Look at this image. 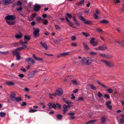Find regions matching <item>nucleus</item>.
I'll list each match as a JSON object with an SVG mask.
<instances>
[{
    "label": "nucleus",
    "instance_id": "58",
    "mask_svg": "<svg viewBox=\"0 0 124 124\" xmlns=\"http://www.w3.org/2000/svg\"><path fill=\"white\" fill-rule=\"evenodd\" d=\"M94 76H92L90 77L89 79L90 80H92V81H93L94 80Z\"/></svg>",
    "mask_w": 124,
    "mask_h": 124
},
{
    "label": "nucleus",
    "instance_id": "42",
    "mask_svg": "<svg viewBox=\"0 0 124 124\" xmlns=\"http://www.w3.org/2000/svg\"><path fill=\"white\" fill-rule=\"evenodd\" d=\"M84 100V98L82 97H79L78 100H77V101H83Z\"/></svg>",
    "mask_w": 124,
    "mask_h": 124
},
{
    "label": "nucleus",
    "instance_id": "17",
    "mask_svg": "<svg viewBox=\"0 0 124 124\" xmlns=\"http://www.w3.org/2000/svg\"><path fill=\"white\" fill-rule=\"evenodd\" d=\"M5 83L9 85H14L15 84L14 83L11 81H6Z\"/></svg>",
    "mask_w": 124,
    "mask_h": 124
},
{
    "label": "nucleus",
    "instance_id": "64",
    "mask_svg": "<svg viewBox=\"0 0 124 124\" xmlns=\"http://www.w3.org/2000/svg\"><path fill=\"white\" fill-rule=\"evenodd\" d=\"M56 105L59 108H61V105L58 103H56Z\"/></svg>",
    "mask_w": 124,
    "mask_h": 124
},
{
    "label": "nucleus",
    "instance_id": "51",
    "mask_svg": "<svg viewBox=\"0 0 124 124\" xmlns=\"http://www.w3.org/2000/svg\"><path fill=\"white\" fill-rule=\"evenodd\" d=\"M55 26L56 30H61V27L57 25H55Z\"/></svg>",
    "mask_w": 124,
    "mask_h": 124
},
{
    "label": "nucleus",
    "instance_id": "39",
    "mask_svg": "<svg viewBox=\"0 0 124 124\" xmlns=\"http://www.w3.org/2000/svg\"><path fill=\"white\" fill-rule=\"evenodd\" d=\"M90 86L91 87V88L93 90H96V87L94 86V85H91Z\"/></svg>",
    "mask_w": 124,
    "mask_h": 124
},
{
    "label": "nucleus",
    "instance_id": "35",
    "mask_svg": "<svg viewBox=\"0 0 124 124\" xmlns=\"http://www.w3.org/2000/svg\"><path fill=\"white\" fill-rule=\"evenodd\" d=\"M16 55V59L17 61H19L20 59V54Z\"/></svg>",
    "mask_w": 124,
    "mask_h": 124
},
{
    "label": "nucleus",
    "instance_id": "13",
    "mask_svg": "<svg viewBox=\"0 0 124 124\" xmlns=\"http://www.w3.org/2000/svg\"><path fill=\"white\" fill-rule=\"evenodd\" d=\"M100 50H104L107 49V45L105 44H103L102 46H100Z\"/></svg>",
    "mask_w": 124,
    "mask_h": 124
},
{
    "label": "nucleus",
    "instance_id": "48",
    "mask_svg": "<svg viewBox=\"0 0 124 124\" xmlns=\"http://www.w3.org/2000/svg\"><path fill=\"white\" fill-rule=\"evenodd\" d=\"M104 97L107 99L109 98L110 96L109 95L106 94L104 95Z\"/></svg>",
    "mask_w": 124,
    "mask_h": 124
},
{
    "label": "nucleus",
    "instance_id": "21",
    "mask_svg": "<svg viewBox=\"0 0 124 124\" xmlns=\"http://www.w3.org/2000/svg\"><path fill=\"white\" fill-rule=\"evenodd\" d=\"M37 111V110L32 108H30L29 112L30 113H33L36 112Z\"/></svg>",
    "mask_w": 124,
    "mask_h": 124
},
{
    "label": "nucleus",
    "instance_id": "62",
    "mask_svg": "<svg viewBox=\"0 0 124 124\" xmlns=\"http://www.w3.org/2000/svg\"><path fill=\"white\" fill-rule=\"evenodd\" d=\"M56 104H53V105L52 108H56Z\"/></svg>",
    "mask_w": 124,
    "mask_h": 124
},
{
    "label": "nucleus",
    "instance_id": "61",
    "mask_svg": "<svg viewBox=\"0 0 124 124\" xmlns=\"http://www.w3.org/2000/svg\"><path fill=\"white\" fill-rule=\"evenodd\" d=\"M17 4L18 5H22V3L20 1H18L17 2Z\"/></svg>",
    "mask_w": 124,
    "mask_h": 124
},
{
    "label": "nucleus",
    "instance_id": "10",
    "mask_svg": "<svg viewBox=\"0 0 124 124\" xmlns=\"http://www.w3.org/2000/svg\"><path fill=\"white\" fill-rule=\"evenodd\" d=\"M84 64L88 65L91 63V61L90 58L87 57V59L86 60V62H83Z\"/></svg>",
    "mask_w": 124,
    "mask_h": 124
},
{
    "label": "nucleus",
    "instance_id": "15",
    "mask_svg": "<svg viewBox=\"0 0 124 124\" xmlns=\"http://www.w3.org/2000/svg\"><path fill=\"white\" fill-rule=\"evenodd\" d=\"M11 0H3V1L4 2V3L5 5H7L9 4L12 3L13 1H11Z\"/></svg>",
    "mask_w": 124,
    "mask_h": 124
},
{
    "label": "nucleus",
    "instance_id": "60",
    "mask_svg": "<svg viewBox=\"0 0 124 124\" xmlns=\"http://www.w3.org/2000/svg\"><path fill=\"white\" fill-rule=\"evenodd\" d=\"M97 54V53L96 52H91L90 53V54L91 55H94L96 54Z\"/></svg>",
    "mask_w": 124,
    "mask_h": 124
},
{
    "label": "nucleus",
    "instance_id": "18",
    "mask_svg": "<svg viewBox=\"0 0 124 124\" xmlns=\"http://www.w3.org/2000/svg\"><path fill=\"white\" fill-rule=\"evenodd\" d=\"M12 54L13 55H15L19 54V51L16 48L12 52Z\"/></svg>",
    "mask_w": 124,
    "mask_h": 124
},
{
    "label": "nucleus",
    "instance_id": "55",
    "mask_svg": "<svg viewBox=\"0 0 124 124\" xmlns=\"http://www.w3.org/2000/svg\"><path fill=\"white\" fill-rule=\"evenodd\" d=\"M18 76L21 78H23L24 77V75L22 74H19L18 75Z\"/></svg>",
    "mask_w": 124,
    "mask_h": 124
},
{
    "label": "nucleus",
    "instance_id": "63",
    "mask_svg": "<svg viewBox=\"0 0 124 124\" xmlns=\"http://www.w3.org/2000/svg\"><path fill=\"white\" fill-rule=\"evenodd\" d=\"M76 39V37L74 36H72L71 38V39L72 40H75Z\"/></svg>",
    "mask_w": 124,
    "mask_h": 124
},
{
    "label": "nucleus",
    "instance_id": "41",
    "mask_svg": "<svg viewBox=\"0 0 124 124\" xmlns=\"http://www.w3.org/2000/svg\"><path fill=\"white\" fill-rule=\"evenodd\" d=\"M98 96L100 98L103 95L100 92H98L97 94Z\"/></svg>",
    "mask_w": 124,
    "mask_h": 124
},
{
    "label": "nucleus",
    "instance_id": "43",
    "mask_svg": "<svg viewBox=\"0 0 124 124\" xmlns=\"http://www.w3.org/2000/svg\"><path fill=\"white\" fill-rule=\"evenodd\" d=\"M95 39L93 38H92L90 40V43L91 45L94 42Z\"/></svg>",
    "mask_w": 124,
    "mask_h": 124
},
{
    "label": "nucleus",
    "instance_id": "25",
    "mask_svg": "<svg viewBox=\"0 0 124 124\" xmlns=\"http://www.w3.org/2000/svg\"><path fill=\"white\" fill-rule=\"evenodd\" d=\"M6 22L9 25H13L15 23V22L14 21H12L10 22L8 21H6Z\"/></svg>",
    "mask_w": 124,
    "mask_h": 124
},
{
    "label": "nucleus",
    "instance_id": "40",
    "mask_svg": "<svg viewBox=\"0 0 124 124\" xmlns=\"http://www.w3.org/2000/svg\"><path fill=\"white\" fill-rule=\"evenodd\" d=\"M107 91L109 93H111L113 92V90L111 88L108 89L107 90Z\"/></svg>",
    "mask_w": 124,
    "mask_h": 124
},
{
    "label": "nucleus",
    "instance_id": "26",
    "mask_svg": "<svg viewBox=\"0 0 124 124\" xmlns=\"http://www.w3.org/2000/svg\"><path fill=\"white\" fill-rule=\"evenodd\" d=\"M113 55L111 54H106V58L108 59H110L112 58Z\"/></svg>",
    "mask_w": 124,
    "mask_h": 124
},
{
    "label": "nucleus",
    "instance_id": "46",
    "mask_svg": "<svg viewBox=\"0 0 124 124\" xmlns=\"http://www.w3.org/2000/svg\"><path fill=\"white\" fill-rule=\"evenodd\" d=\"M97 41H95L94 43H93L91 45L93 46H95L97 45Z\"/></svg>",
    "mask_w": 124,
    "mask_h": 124
},
{
    "label": "nucleus",
    "instance_id": "27",
    "mask_svg": "<svg viewBox=\"0 0 124 124\" xmlns=\"http://www.w3.org/2000/svg\"><path fill=\"white\" fill-rule=\"evenodd\" d=\"M22 99V98L20 97H16L14 100V101L19 102L21 101Z\"/></svg>",
    "mask_w": 124,
    "mask_h": 124
},
{
    "label": "nucleus",
    "instance_id": "5",
    "mask_svg": "<svg viewBox=\"0 0 124 124\" xmlns=\"http://www.w3.org/2000/svg\"><path fill=\"white\" fill-rule=\"evenodd\" d=\"M65 19L68 22L70 23V21L68 19V17L70 18H71L72 17V15L69 13H67L65 15Z\"/></svg>",
    "mask_w": 124,
    "mask_h": 124
},
{
    "label": "nucleus",
    "instance_id": "53",
    "mask_svg": "<svg viewBox=\"0 0 124 124\" xmlns=\"http://www.w3.org/2000/svg\"><path fill=\"white\" fill-rule=\"evenodd\" d=\"M24 48L23 47H19L18 48H16V49L17 50L19 51L22 50Z\"/></svg>",
    "mask_w": 124,
    "mask_h": 124
},
{
    "label": "nucleus",
    "instance_id": "47",
    "mask_svg": "<svg viewBox=\"0 0 124 124\" xmlns=\"http://www.w3.org/2000/svg\"><path fill=\"white\" fill-rule=\"evenodd\" d=\"M85 0H80V1L79 2V3L78 4V6H79V5H81L82 4H83Z\"/></svg>",
    "mask_w": 124,
    "mask_h": 124
},
{
    "label": "nucleus",
    "instance_id": "49",
    "mask_svg": "<svg viewBox=\"0 0 124 124\" xmlns=\"http://www.w3.org/2000/svg\"><path fill=\"white\" fill-rule=\"evenodd\" d=\"M0 52L1 53L3 54H8L9 53V51H8L3 52L0 51Z\"/></svg>",
    "mask_w": 124,
    "mask_h": 124
},
{
    "label": "nucleus",
    "instance_id": "45",
    "mask_svg": "<svg viewBox=\"0 0 124 124\" xmlns=\"http://www.w3.org/2000/svg\"><path fill=\"white\" fill-rule=\"evenodd\" d=\"M71 45L72 46L74 47H76L77 46V45L76 43H71Z\"/></svg>",
    "mask_w": 124,
    "mask_h": 124
},
{
    "label": "nucleus",
    "instance_id": "8",
    "mask_svg": "<svg viewBox=\"0 0 124 124\" xmlns=\"http://www.w3.org/2000/svg\"><path fill=\"white\" fill-rule=\"evenodd\" d=\"M16 94L14 92H12L10 95V98L12 101H14V100L16 98Z\"/></svg>",
    "mask_w": 124,
    "mask_h": 124
},
{
    "label": "nucleus",
    "instance_id": "54",
    "mask_svg": "<svg viewBox=\"0 0 124 124\" xmlns=\"http://www.w3.org/2000/svg\"><path fill=\"white\" fill-rule=\"evenodd\" d=\"M96 30L97 31L99 32H101L103 31L100 28H97L96 29Z\"/></svg>",
    "mask_w": 124,
    "mask_h": 124
},
{
    "label": "nucleus",
    "instance_id": "56",
    "mask_svg": "<svg viewBox=\"0 0 124 124\" xmlns=\"http://www.w3.org/2000/svg\"><path fill=\"white\" fill-rule=\"evenodd\" d=\"M16 10L18 11H21L23 10L22 8V7H20L19 8H17Z\"/></svg>",
    "mask_w": 124,
    "mask_h": 124
},
{
    "label": "nucleus",
    "instance_id": "24",
    "mask_svg": "<svg viewBox=\"0 0 124 124\" xmlns=\"http://www.w3.org/2000/svg\"><path fill=\"white\" fill-rule=\"evenodd\" d=\"M62 115L60 114H57V118L59 120H61L62 119Z\"/></svg>",
    "mask_w": 124,
    "mask_h": 124
},
{
    "label": "nucleus",
    "instance_id": "6",
    "mask_svg": "<svg viewBox=\"0 0 124 124\" xmlns=\"http://www.w3.org/2000/svg\"><path fill=\"white\" fill-rule=\"evenodd\" d=\"M40 5L35 4L34 7V10L36 12H38L40 9Z\"/></svg>",
    "mask_w": 124,
    "mask_h": 124
},
{
    "label": "nucleus",
    "instance_id": "19",
    "mask_svg": "<svg viewBox=\"0 0 124 124\" xmlns=\"http://www.w3.org/2000/svg\"><path fill=\"white\" fill-rule=\"evenodd\" d=\"M100 23H104L105 24H108L109 23V21H108L106 20L105 19H103L100 21Z\"/></svg>",
    "mask_w": 124,
    "mask_h": 124
},
{
    "label": "nucleus",
    "instance_id": "28",
    "mask_svg": "<svg viewBox=\"0 0 124 124\" xmlns=\"http://www.w3.org/2000/svg\"><path fill=\"white\" fill-rule=\"evenodd\" d=\"M71 83L74 85H77V81L76 80H72L71 81Z\"/></svg>",
    "mask_w": 124,
    "mask_h": 124
},
{
    "label": "nucleus",
    "instance_id": "29",
    "mask_svg": "<svg viewBox=\"0 0 124 124\" xmlns=\"http://www.w3.org/2000/svg\"><path fill=\"white\" fill-rule=\"evenodd\" d=\"M63 101L66 104H70L71 103V102H69L67 100H66V99L63 98L62 99Z\"/></svg>",
    "mask_w": 124,
    "mask_h": 124
},
{
    "label": "nucleus",
    "instance_id": "14",
    "mask_svg": "<svg viewBox=\"0 0 124 124\" xmlns=\"http://www.w3.org/2000/svg\"><path fill=\"white\" fill-rule=\"evenodd\" d=\"M106 119L107 118L106 116H104L102 117L100 120L101 124H104L106 121Z\"/></svg>",
    "mask_w": 124,
    "mask_h": 124
},
{
    "label": "nucleus",
    "instance_id": "22",
    "mask_svg": "<svg viewBox=\"0 0 124 124\" xmlns=\"http://www.w3.org/2000/svg\"><path fill=\"white\" fill-rule=\"evenodd\" d=\"M70 52H65L61 54V55L63 56H67L69 55Z\"/></svg>",
    "mask_w": 124,
    "mask_h": 124
},
{
    "label": "nucleus",
    "instance_id": "23",
    "mask_svg": "<svg viewBox=\"0 0 124 124\" xmlns=\"http://www.w3.org/2000/svg\"><path fill=\"white\" fill-rule=\"evenodd\" d=\"M20 35L17 34H16L15 36V37L16 39H20L22 37V35L21 33H20Z\"/></svg>",
    "mask_w": 124,
    "mask_h": 124
},
{
    "label": "nucleus",
    "instance_id": "4",
    "mask_svg": "<svg viewBox=\"0 0 124 124\" xmlns=\"http://www.w3.org/2000/svg\"><path fill=\"white\" fill-rule=\"evenodd\" d=\"M25 61L28 64H34L35 63L33 59L32 58L30 57H29L26 59Z\"/></svg>",
    "mask_w": 124,
    "mask_h": 124
},
{
    "label": "nucleus",
    "instance_id": "20",
    "mask_svg": "<svg viewBox=\"0 0 124 124\" xmlns=\"http://www.w3.org/2000/svg\"><path fill=\"white\" fill-rule=\"evenodd\" d=\"M83 44L84 48L85 49L87 50L89 49V48L88 47L86 43L84 42H83Z\"/></svg>",
    "mask_w": 124,
    "mask_h": 124
},
{
    "label": "nucleus",
    "instance_id": "16",
    "mask_svg": "<svg viewBox=\"0 0 124 124\" xmlns=\"http://www.w3.org/2000/svg\"><path fill=\"white\" fill-rule=\"evenodd\" d=\"M31 38V36L29 35H25L24 37L25 40H27V41L30 40Z\"/></svg>",
    "mask_w": 124,
    "mask_h": 124
},
{
    "label": "nucleus",
    "instance_id": "52",
    "mask_svg": "<svg viewBox=\"0 0 124 124\" xmlns=\"http://www.w3.org/2000/svg\"><path fill=\"white\" fill-rule=\"evenodd\" d=\"M42 19L41 17H37L36 18V20L38 21H40Z\"/></svg>",
    "mask_w": 124,
    "mask_h": 124
},
{
    "label": "nucleus",
    "instance_id": "32",
    "mask_svg": "<svg viewBox=\"0 0 124 124\" xmlns=\"http://www.w3.org/2000/svg\"><path fill=\"white\" fill-rule=\"evenodd\" d=\"M79 19L82 21H85L86 20V19L85 18L83 17L82 16H80L78 17Z\"/></svg>",
    "mask_w": 124,
    "mask_h": 124
},
{
    "label": "nucleus",
    "instance_id": "50",
    "mask_svg": "<svg viewBox=\"0 0 124 124\" xmlns=\"http://www.w3.org/2000/svg\"><path fill=\"white\" fill-rule=\"evenodd\" d=\"M100 56L103 57H104L106 58V54H105L104 53H102V54H100Z\"/></svg>",
    "mask_w": 124,
    "mask_h": 124
},
{
    "label": "nucleus",
    "instance_id": "37",
    "mask_svg": "<svg viewBox=\"0 0 124 124\" xmlns=\"http://www.w3.org/2000/svg\"><path fill=\"white\" fill-rule=\"evenodd\" d=\"M28 18V20L29 21H33L34 20L33 17L32 16H30V17L27 16Z\"/></svg>",
    "mask_w": 124,
    "mask_h": 124
},
{
    "label": "nucleus",
    "instance_id": "12",
    "mask_svg": "<svg viewBox=\"0 0 124 124\" xmlns=\"http://www.w3.org/2000/svg\"><path fill=\"white\" fill-rule=\"evenodd\" d=\"M37 70H34L31 71L28 74L30 78L32 77L36 73Z\"/></svg>",
    "mask_w": 124,
    "mask_h": 124
},
{
    "label": "nucleus",
    "instance_id": "3",
    "mask_svg": "<svg viewBox=\"0 0 124 124\" xmlns=\"http://www.w3.org/2000/svg\"><path fill=\"white\" fill-rule=\"evenodd\" d=\"M101 61L104 62L106 66L109 67H114V66L113 63L110 62H107L104 60H102Z\"/></svg>",
    "mask_w": 124,
    "mask_h": 124
},
{
    "label": "nucleus",
    "instance_id": "1",
    "mask_svg": "<svg viewBox=\"0 0 124 124\" xmlns=\"http://www.w3.org/2000/svg\"><path fill=\"white\" fill-rule=\"evenodd\" d=\"M33 30H34L33 31V34L35 38H37L39 37V32L40 31V30L38 28H35V27H33Z\"/></svg>",
    "mask_w": 124,
    "mask_h": 124
},
{
    "label": "nucleus",
    "instance_id": "9",
    "mask_svg": "<svg viewBox=\"0 0 124 124\" xmlns=\"http://www.w3.org/2000/svg\"><path fill=\"white\" fill-rule=\"evenodd\" d=\"M39 43L46 50H47L48 47L45 43H43L42 41H40L39 42Z\"/></svg>",
    "mask_w": 124,
    "mask_h": 124
},
{
    "label": "nucleus",
    "instance_id": "38",
    "mask_svg": "<svg viewBox=\"0 0 124 124\" xmlns=\"http://www.w3.org/2000/svg\"><path fill=\"white\" fill-rule=\"evenodd\" d=\"M47 105L49 107L50 109H51L52 108L53 105L52 103H50L48 104Z\"/></svg>",
    "mask_w": 124,
    "mask_h": 124
},
{
    "label": "nucleus",
    "instance_id": "59",
    "mask_svg": "<svg viewBox=\"0 0 124 124\" xmlns=\"http://www.w3.org/2000/svg\"><path fill=\"white\" fill-rule=\"evenodd\" d=\"M75 114V113L69 112L68 113V115H69L70 116H73Z\"/></svg>",
    "mask_w": 124,
    "mask_h": 124
},
{
    "label": "nucleus",
    "instance_id": "36",
    "mask_svg": "<svg viewBox=\"0 0 124 124\" xmlns=\"http://www.w3.org/2000/svg\"><path fill=\"white\" fill-rule=\"evenodd\" d=\"M93 16L94 18L96 19H98L99 18L98 16L96 14L94 13L93 15Z\"/></svg>",
    "mask_w": 124,
    "mask_h": 124
},
{
    "label": "nucleus",
    "instance_id": "44",
    "mask_svg": "<svg viewBox=\"0 0 124 124\" xmlns=\"http://www.w3.org/2000/svg\"><path fill=\"white\" fill-rule=\"evenodd\" d=\"M84 23L85 24H89L91 23V22L90 21H85L84 22Z\"/></svg>",
    "mask_w": 124,
    "mask_h": 124
},
{
    "label": "nucleus",
    "instance_id": "31",
    "mask_svg": "<svg viewBox=\"0 0 124 124\" xmlns=\"http://www.w3.org/2000/svg\"><path fill=\"white\" fill-rule=\"evenodd\" d=\"M97 119H95L94 120H92L88 121L87 123H86V124L90 123H94L95 121H98Z\"/></svg>",
    "mask_w": 124,
    "mask_h": 124
},
{
    "label": "nucleus",
    "instance_id": "30",
    "mask_svg": "<svg viewBox=\"0 0 124 124\" xmlns=\"http://www.w3.org/2000/svg\"><path fill=\"white\" fill-rule=\"evenodd\" d=\"M87 57L86 58H83L81 61V63L84 64L83 62H86V60L87 59Z\"/></svg>",
    "mask_w": 124,
    "mask_h": 124
},
{
    "label": "nucleus",
    "instance_id": "7",
    "mask_svg": "<svg viewBox=\"0 0 124 124\" xmlns=\"http://www.w3.org/2000/svg\"><path fill=\"white\" fill-rule=\"evenodd\" d=\"M57 95L60 96L63 94V90L61 88L58 89L56 91Z\"/></svg>",
    "mask_w": 124,
    "mask_h": 124
},
{
    "label": "nucleus",
    "instance_id": "57",
    "mask_svg": "<svg viewBox=\"0 0 124 124\" xmlns=\"http://www.w3.org/2000/svg\"><path fill=\"white\" fill-rule=\"evenodd\" d=\"M48 23V22L46 20V19H45V21L44 22H43V24L44 25H46V24H47Z\"/></svg>",
    "mask_w": 124,
    "mask_h": 124
},
{
    "label": "nucleus",
    "instance_id": "2",
    "mask_svg": "<svg viewBox=\"0 0 124 124\" xmlns=\"http://www.w3.org/2000/svg\"><path fill=\"white\" fill-rule=\"evenodd\" d=\"M16 18V16L15 15H8L5 17V19L6 21L8 20H14Z\"/></svg>",
    "mask_w": 124,
    "mask_h": 124
},
{
    "label": "nucleus",
    "instance_id": "33",
    "mask_svg": "<svg viewBox=\"0 0 124 124\" xmlns=\"http://www.w3.org/2000/svg\"><path fill=\"white\" fill-rule=\"evenodd\" d=\"M6 114L5 113L3 112H0V116L1 117H3L6 115Z\"/></svg>",
    "mask_w": 124,
    "mask_h": 124
},
{
    "label": "nucleus",
    "instance_id": "34",
    "mask_svg": "<svg viewBox=\"0 0 124 124\" xmlns=\"http://www.w3.org/2000/svg\"><path fill=\"white\" fill-rule=\"evenodd\" d=\"M82 33L84 35L87 37L89 36V34L86 32H83Z\"/></svg>",
    "mask_w": 124,
    "mask_h": 124
},
{
    "label": "nucleus",
    "instance_id": "11",
    "mask_svg": "<svg viewBox=\"0 0 124 124\" xmlns=\"http://www.w3.org/2000/svg\"><path fill=\"white\" fill-rule=\"evenodd\" d=\"M111 102L110 101H107L106 102V104L107 107L110 109H111L112 106L110 104H111Z\"/></svg>",
    "mask_w": 124,
    "mask_h": 124
}]
</instances>
